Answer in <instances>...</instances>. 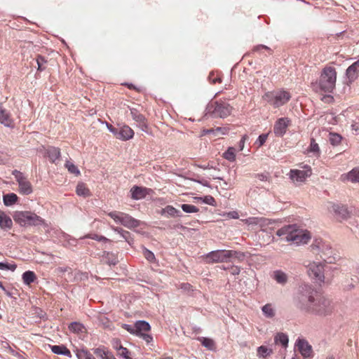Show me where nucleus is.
Returning <instances> with one entry per match:
<instances>
[{"label": "nucleus", "instance_id": "obj_9", "mask_svg": "<svg viewBox=\"0 0 359 359\" xmlns=\"http://www.w3.org/2000/svg\"><path fill=\"white\" fill-rule=\"evenodd\" d=\"M312 171L309 165H305L303 170L293 169L290 172V177L294 183L304 182L307 177L311 175Z\"/></svg>", "mask_w": 359, "mask_h": 359}, {"label": "nucleus", "instance_id": "obj_42", "mask_svg": "<svg viewBox=\"0 0 359 359\" xmlns=\"http://www.w3.org/2000/svg\"><path fill=\"white\" fill-rule=\"evenodd\" d=\"M181 208L187 213H194L198 211V208L196 206L191 204H182Z\"/></svg>", "mask_w": 359, "mask_h": 359}, {"label": "nucleus", "instance_id": "obj_36", "mask_svg": "<svg viewBox=\"0 0 359 359\" xmlns=\"http://www.w3.org/2000/svg\"><path fill=\"white\" fill-rule=\"evenodd\" d=\"M273 351L265 346H261L257 348V355L259 358H266L267 356L272 354Z\"/></svg>", "mask_w": 359, "mask_h": 359}, {"label": "nucleus", "instance_id": "obj_18", "mask_svg": "<svg viewBox=\"0 0 359 359\" xmlns=\"http://www.w3.org/2000/svg\"><path fill=\"white\" fill-rule=\"evenodd\" d=\"M205 262L208 263L222 262L224 259V250H215L208 253L205 257Z\"/></svg>", "mask_w": 359, "mask_h": 359}, {"label": "nucleus", "instance_id": "obj_54", "mask_svg": "<svg viewBox=\"0 0 359 359\" xmlns=\"http://www.w3.org/2000/svg\"><path fill=\"white\" fill-rule=\"evenodd\" d=\"M226 215L228 217L233 218V219H238L239 217V215H238V212H236V211L229 212L228 213H226Z\"/></svg>", "mask_w": 359, "mask_h": 359}, {"label": "nucleus", "instance_id": "obj_44", "mask_svg": "<svg viewBox=\"0 0 359 359\" xmlns=\"http://www.w3.org/2000/svg\"><path fill=\"white\" fill-rule=\"evenodd\" d=\"M86 237L100 241V242H109V240L108 238H107L106 237H104L103 236H100V235H97L95 233L88 234Z\"/></svg>", "mask_w": 359, "mask_h": 359}, {"label": "nucleus", "instance_id": "obj_62", "mask_svg": "<svg viewBox=\"0 0 359 359\" xmlns=\"http://www.w3.org/2000/svg\"><path fill=\"white\" fill-rule=\"evenodd\" d=\"M107 128L109 130V131L111 132V130H112L114 127L112 126L111 125L107 124Z\"/></svg>", "mask_w": 359, "mask_h": 359}, {"label": "nucleus", "instance_id": "obj_24", "mask_svg": "<svg viewBox=\"0 0 359 359\" xmlns=\"http://www.w3.org/2000/svg\"><path fill=\"white\" fill-rule=\"evenodd\" d=\"M102 262L109 265H116L118 261L115 254L104 251L102 256Z\"/></svg>", "mask_w": 359, "mask_h": 359}, {"label": "nucleus", "instance_id": "obj_20", "mask_svg": "<svg viewBox=\"0 0 359 359\" xmlns=\"http://www.w3.org/2000/svg\"><path fill=\"white\" fill-rule=\"evenodd\" d=\"M359 75V60L352 64L346 69V76L348 81L352 83L354 81Z\"/></svg>", "mask_w": 359, "mask_h": 359}, {"label": "nucleus", "instance_id": "obj_27", "mask_svg": "<svg viewBox=\"0 0 359 359\" xmlns=\"http://www.w3.org/2000/svg\"><path fill=\"white\" fill-rule=\"evenodd\" d=\"M273 278L278 283L281 285H285L287 281V274L280 270L273 271Z\"/></svg>", "mask_w": 359, "mask_h": 359}, {"label": "nucleus", "instance_id": "obj_13", "mask_svg": "<svg viewBox=\"0 0 359 359\" xmlns=\"http://www.w3.org/2000/svg\"><path fill=\"white\" fill-rule=\"evenodd\" d=\"M330 212H333L337 219H346L349 215L347 208L342 205L330 203L328 206Z\"/></svg>", "mask_w": 359, "mask_h": 359}, {"label": "nucleus", "instance_id": "obj_40", "mask_svg": "<svg viewBox=\"0 0 359 359\" xmlns=\"http://www.w3.org/2000/svg\"><path fill=\"white\" fill-rule=\"evenodd\" d=\"M65 167L70 173L74 174L76 176L80 175L79 170L73 163L67 161L65 163Z\"/></svg>", "mask_w": 359, "mask_h": 359}, {"label": "nucleus", "instance_id": "obj_3", "mask_svg": "<svg viewBox=\"0 0 359 359\" xmlns=\"http://www.w3.org/2000/svg\"><path fill=\"white\" fill-rule=\"evenodd\" d=\"M291 97L289 91L278 89L265 93L262 98L273 108H279L286 104L290 100Z\"/></svg>", "mask_w": 359, "mask_h": 359}, {"label": "nucleus", "instance_id": "obj_35", "mask_svg": "<svg viewBox=\"0 0 359 359\" xmlns=\"http://www.w3.org/2000/svg\"><path fill=\"white\" fill-rule=\"evenodd\" d=\"M69 329L71 332L77 334L82 333L85 330L84 326L81 323L78 322H73L70 323V325H69Z\"/></svg>", "mask_w": 359, "mask_h": 359}, {"label": "nucleus", "instance_id": "obj_30", "mask_svg": "<svg viewBox=\"0 0 359 359\" xmlns=\"http://www.w3.org/2000/svg\"><path fill=\"white\" fill-rule=\"evenodd\" d=\"M162 215H167L168 217H180L181 212L171 205H167L162 210Z\"/></svg>", "mask_w": 359, "mask_h": 359}, {"label": "nucleus", "instance_id": "obj_50", "mask_svg": "<svg viewBox=\"0 0 359 359\" xmlns=\"http://www.w3.org/2000/svg\"><path fill=\"white\" fill-rule=\"evenodd\" d=\"M118 354L123 357L126 359H128L130 358L129 356V351L126 348L123 347L122 346H120L118 349Z\"/></svg>", "mask_w": 359, "mask_h": 359}, {"label": "nucleus", "instance_id": "obj_10", "mask_svg": "<svg viewBox=\"0 0 359 359\" xmlns=\"http://www.w3.org/2000/svg\"><path fill=\"white\" fill-rule=\"evenodd\" d=\"M135 335L142 338L147 344L153 341L151 335L147 334L151 330L149 323L144 320H137L135 323Z\"/></svg>", "mask_w": 359, "mask_h": 359}, {"label": "nucleus", "instance_id": "obj_22", "mask_svg": "<svg viewBox=\"0 0 359 359\" xmlns=\"http://www.w3.org/2000/svg\"><path fill=\"white\" fill-rule=\"evenodd\" d=\"M131 198L135 200H140L144 198L147 195V189L137 186H134L130 189Z\"/></svg>", "mask_w": 359, "mask_h": 359}, {"label": "nucleus", "instance_id": "obj_48", "mask_svg": "<svg viewBox=\"0 0 359 359\" xmlns=\"http://www.w3.org/2000/svg\"><path fill=\"white\" fill-rule=\"evenodd\" d=\"M143 254L144 257L150 262H153L155 260V256L151 251L145 248L144 249Z\"/></svg>", "mask_w": 359, "mask_h": 359}, {"label": "nucleus", "instance_id": "obj_39", "mask_svg": "<svg viewBox=\"0 0 359 359\" xmlns=\"http://www.w3.org/2000/svg\"><path fill=\"white\" fill-rule=\"evenodd\" d=\"M243 257V255L239 252L237 251H233V250H226V259H241ZM227 261L226 260V263Z\"/></svg>", "mask_w": 359, "mask_h": 359}, {"label": "nucleus", "instance_id": "obj_47", "mask_svg": "<svg viewBox=\"0 0 359 359\" xmlns=\"http://www.w3.org/2000/svg\"><path fill=\"white\" fill-rule=\"evenodd\" d=\"M268 134H262L259 136L255 144L257 145L258 148H259L266 142Z\"/></svg>", "mask_w": 359, "mask_h": 359}, {"label": "nucleus", "instance_id": "obj_37", "mask_svg": "<svg viewBox=\"0 0 359 359\" xmlns=\"http://www.w3.org/2000/svg\"><path fill=\"white\" fill-rule=\"evenodd\" d=\"M329 135V141L332 145L337 146L340 144L342 140V137L339 134L335 133H330Z\"/></svg>", "mask_w": 359, "mask_h": 359}, {"label": "nucleus", "instance_id": "obj_12", "mask_svg": "<svg viewBox=\"0 0 359 359\" xmlns=\"http://www.w3.org/2000/svg\"><path fill=\"white\" fill-rule=\"evenodd\" d=\"M291 125V120L287 117L280 118L274 123L273 133L277 137L283 136L287 128Z\"/></svg>", "mask_w": 359, "mask_h": 359}, {"label": "nucleus", "instance_id": "obj_16", "mask_svg": "<svg viewBox=\"0 0 359 359\" xmlns=\"http://www.w3.org/2000/svg\"><path fill=\"white\" fill-rule=\"evenodd\" d=\"M340 180L343 182H351L352 183H359V168H354L348 172L341 175Z\"/></svg>", "mask_w": 359, "mask_h": 359}, {"label": "nucleus", "instance_id": "obj_28", "mask_svg": "<svg viewBox=\"0 0 359 359\" xmlns=\"http://www.w3.org/2000/svg\"><path fill=\"white\" fill-rule=\"evenodd\" d=\"M307 151L309 153H311L316 157H319L320 156V147L314 138H311L310 145L307 149Z\"/></svg>", "mask_w": 359, "mask_h": 359}, {"label": "nucleus", "instance_id": "obj_7", "mask_svg": "<svg viewBox=\"0 0 359 359\" xmlns=\"http://www.w3.org/2000/svg\"><path fill=\"white\" fill-rule=\"evenodd\" d=\"M12 174L18 183L20 192L25 195L30 194L32 192V187L27 177L18 170H13Z\"/></svg>", "mask_w": 359, "mask_h": 359}, {"label": "nucleus", "instance_id": "obj_34", "mask_svg": "<svg viewBox=\"0 0 359 359\" xmlns=\"http://www.w3.org/2000/svg\"><path fill=\"white\" fill-rule=\"evenodd\" d=\"M274 341L276 344H280L283 347H287L288 344V337L284 333H278L275 337Z\"/></svg>", "mask_w": 359, "mask_h": 359}, {"label": "nucleus", "instance_id": "obj_19", "mask_svg": "<svg viewBox=\"0 0 359 359\" xmlns=\"http://www.w3.org/2000/svg\"><path fill=\"white\" fill-rule=\"evenodd\" d=\"M0 123L6 127H13V121L10 113L0 103Z\"/></svg>", "mask_w": 359, "mask_h": 359}, {"label": "nucleus", "instance_id": "obj_61", "mask_svg": "<svg viewBox=\"0 0 359 359\" xmlns=\"http://www.w3.org/2000/svg\"><path fill=\"white\" fill-rule=\"evenodd\" d=\"M106 359H116L111 354H106Z\"/></svg>", "mask_w": 359, "mask_h": 359}, {"label": "nucleus", "instance_id": "obj_2", "mask_svg": "<svg viewBox=\"0 0 359 359\" xmlns=\"http://www.w3.org/2000/svg\"><path fill=\"white\" fill-rule=\"evenodd\" d=\"M276 235L285 241L294 244H306L311 239L310 232L296 225H285L276 231Z\"/></svg>", "mask_w": 359, "mask_h": 359}, {"label": "nucleus", "instance_id": "obj_21", "mask_svg": "<svg viewBox=\"0 0 359 359\" xmlns=\"http://www.w3.org/2000/svg\"><path fill=\"white\" fill-rule=\"evenodd\" d=\"M133 130L128 126L119 127L118 139L126 141L133 138Z\"/></svg>", "mask_w": 359, "mask_h": 359}, {"label": "nucleus", "instance_id": "obj_49", "mask_svg": "<svg viewBox=\"0 0 359 359\" xmlns=\"http://www.w3.org/2000/svg\"><path fill=\"white\" fill-rule=\"evenodd\" d=\"M264 220L263 218H259V217H250L248 219H246L243 220L245 224H258L261 221Z\"/></svg>", "mask_w": 359, "mask_h": 359}, {"label": "nucleus", "instance_id": "obj_55", "mask_svg": "<svg viewBox=\"0 0 359 359\" xmlns=\"http://www.w3.org/2000/svg\"><path fill=\"white\" fill-rule=\"evenodd\" d=\"M246 137H247V136L244 135L241 138V140H240V142H239V151H242L243 149Z\"/></svg>", "mask_w": 359, "mask_h": 359}, {"label": "nucleus", "instance_id": "obj_4", "mask_svg": "<svg viewBox=\"0 0 359 359\" xmlns=\"http://www.w3.org/2000/svg\"><path fill=\"white\" fill-rule=\"evenodd\" d=\"M337 74L334 67L326 65L322 69L319 79L320 89L326 93H332L335 88Z\"/></svg>", "mask_w": 359, "mask_h": 359}, {"label": "nucleus", "instance_id": "obj_56", "mask_svg": "<svg viewBox=\"0 0 359 359\" xmlns=\"http://www.w3.org/2000/svg\"><path fill=\"white\" fill-rule=\"evenodd\" d=\"M120 235L126 240L128 241V237L130 236V233L127 231L123 230Z\"/></svg>", "mask_w": 359, "mask_h": 359}, {"label": "nucleus", "instance_id": "obj_5", "mask_svg": "<svg viewBox=\"0 0 359 359\" xmlns=\"http://www.w3.org/2000/svg\"><path fill=\"white\" fill-rule=\"evenodd\" d=\"M14 221L21 226H39L43 223L41 217L30 211H16L13 215Z\"/></svg>", "mask_w": 359, "mask_h": 359}, {"label": "nucleus", "instance_id": "obj_6", "mask_svg": "<svg viewBox=\"0 0 359 359\" xmlns=\"http://www.w3.org/2000/svg\"><path fill=\"white\" fill-rule=\"evenodd\" d=\"M108 215L117 224H121L128 229H134L140 226V222L128 214L123 212L112 211Z\"/></svg>", "mask_w": 359, "mask_h": 359}, {"label": "nucleus", "instance_id": "obj_59", "mask_svg": "<svg viewBox=\"0 0 359 359\" xmlns=\"http://www.w3.org/2000/svg\"><path fill=\"white\" fill-rule=\"evenodd\" d=\"M267 49V50H270L268 47L265 46H263V45H261V46H259L257 47H256L255 48V50H259L260 49Z\"/></svg>", "mask_w": 359, "mask_h": 359}, {"label": "nucleus", "instance_id": "obj_45", "mask_svg": "<svg viewBox=\"0 0 359 359\" xmlns=\"http://www.w3.org/2000/svg\"><path fill=\"white\" fill-rule=\"evenodd\" d=\"M235 151V148L229 147L227 151H226V159L233 161L236 158Z\"/></svg>", "mask_w": 359, "mask_h": 359}, {"label": "nucleus", "instance_id": "obj_33", "mask_svg": "<svg viewBox=\"0 0 359 359\" xmlns=\"http://www.w3.org/2000/svg\"><path fill=\"white\" fill-rule=\"evenodd\" d=\"M36 278V277L35 273L32 271H27L22 274L23 283L27 285L34 283Z\"/></svg>", "mask_w": 359, "mask_h": 359}, {"label": "nucleus", "instance_id": "obj_25", "mask_svg": "<svg viewBox=\"0 0 359 359\" xmlns=\"http://www.w3.org/2000/svg\"><path fill=\"white\" fill-rule=\"evenodd\" d=\"M76 193L78 196L84 198L90 196V191L83 182H79L76 187Z\"/></svg>", "mask_w": 359, "mask_h": 359}, {"label": "nucleus", "instance_id": "obj_31", "mask_svg": "<svg viewBox=\"0 0 359 359\" xmlns=\"http://www.w3.org/2000/svg\"><path fill=\"white\" fill-rule=\"evenodd\" d=\"M262 311L266 318H272L276 315V310L271 304H266L262 306Z\"/></svg>", "mask_w": 359, "mask_h": 359}, {"label": "nucleus", "instance_id": "obj_57", "mask_svg": "<svg viewBox=\"0 0 359 359\" xmlns=\"http://www.w3.org/2000/svg\"><path fill=\"white\" fill-rule=\"evenodd\" d=\"M118 129H119V127L118 128H114L112 130H111V132L115 135V137L118 139Z\"/></svg>", "mask_w": 359, "mask_h": 359}, {"label": "nucleus", "instance_id": "obj_43", "mask_svg": "<svg viewBox=\"0 0 359 359\" xmlns=\"http://www.w3.org/2000/svg\"><path fill=\"white\" fill-rule=\"evenodd\" d=\"M47 60L44 58V57L41 55H38L36 57V63L38 65V70L43 71L46 68V64Z\"/></svg>", "mask_w": 359, "mask_h": 359}, {"label": "nucleus", "instance_id": "obj_51", "mask_svg": "<svg viewBox=\"0 0 359 359\" xmlns=\"http://www.w3.org/2000/svg\"><path fill=\"white\" fill-rule=\"evenodd\" d=\"M122 327L123 329H125L126 330H127L129 333L132 334H135V323L132 325H128V324H123Z\"/></svg>", "mask_w": 359, "mask_h": 359}, {"label": "nucleus", "instance_id": "obj_53", "mask_svg": "<svg viewBox=\"0 0 359 359\" xmlns=\"http://www.w3.org/2000/svg\"><path fill=\"white\" fill-rule=\"evenodd\" d=\"M228 269L229 272L233 275L238 274L240 272V269L238 266H231V268L226 267V270Z\"/></svg>", "mask_w": 359, "mask_h": 359}, {"label": "nucleus", "instance_id": "obj_52", "mask_svg": "<svg viewBox=\"0 0 359 359\" xmlns=\"http://www.w3.org/2000/svg\"><path fill=\"white\" fill-rule=\"evenodd\" d=\"M209 80L210 81V82H212V83H215L217 81H218L219 83H221L222 82V79L221 77H218L217 75H215V74H210L209 75Z\"/></svg>", "mask_w": 359, "mask_h": 359}, {"label": "nucleus", "instance_id": "obj_26", "mask_svg": "<svg viewBox=\"0 0 359 359\" xmlns=\"http://www.w3.org/2000/svg\"><path fill=\"white\" fill-rule=\"evenodd\" d=\"M51 351L55 354L63 355H66L69 358L72 357L70 351L65 346H57V345L52 346Z\"/></svg>", "mask_w": 359, "mask_h": 359}, {"label": "nucleus", "instance_id": "obj_58", "mask_svg": "<svg viewBox=\"0 0 359 359\" xmlns=\"http://www.w3.org/2000/svg\"><path fill=\"white\" fill-rule=\"evenodd\" d=\"M112 229L115 231V232H117L118 233H121L122 231H123V229L120 228V227H112Z\"/></svg>", "mask_w": 359, "mask_h": 359}, {"label": "nucleus", "instance_id": "obj_64", "mask_svg": "<svg viewBox=\"0 0 359 359\" xmlns=\"http://www.w3.org/2000/svg\"><path fill=\"white\" fill-rule=\"evenodd\" d=\"M5 293L8 296V297H11V293L10 292H8L7 290H6V291H4Z\"/></svg>", "mask_w": 359, "mask_h": 359}, {"label": "nucleus", "instance_id": "obj_60", "mask_svg": "<svg viewBox=\"0 0 359 359\" xmlns=\"http://www.w3.org/2000/svg\"><path fill=\"white\" fill-rule=\"evenodd\" d=\"M351 127L352 129L354 130H358L359 129V126H357L356 124H352Z\"/></svg>", "mask_w": 359, "mask_h": 359}, {"label": "nucleus", "instance_id": "obj_17", "mask_svg": "<svg viewBox=\"0 0 359 359\" xmlns=\"http://www.w3.org/2000/svg\"><path fill=\"white\" fill-rule=\"evenodd\" d=\"M208 113L212 114L214 116L223 117L224 115V107L222 103L217 101L212 102L208 107Z\"/></svg>", "mask_w": 359, "mask_h": 359}, {"label": "nucleus", "instance_id": "obj_14", "mask_svg": "<svg viewBox=\"0 0 359 359\" xmlns=\"http://www.w3.org/2000/svg\"><path fill=\"white\" fill-rule=\"evenodd\" d=\"M130 114L134 121H135L137 123L139 128L144 132L147 131L148 125L147 123V120L144 115L140 114L137 109L135 108H132L130 109Z\"/></svg>", "mask_w": 359, "mask_h": 359}, {"label": "nucleus", "instance_id": "obj_1", "mask_svg": "<svg viewBox=\"0 0 359 359\" xmlns=\"http://www.w3.org/2000/svg\"><path fill=\"white\" fill-rule=\"evenodd\" d=\"M297 306L303 311L320 317L330 316L334 310L331 300L313 290L309 285H304L297 295Z\"/></svg>", "mask_w": 359, "mask_h": 359}, {"label": "nucleus", "instance_id": "obj_46", "mask_svg": "<svg viewBox=\"0 0 359 359\" xmlns=\"http://www.w3.org/2000/svg\"><path fill=\"white\" fill-rule=\"evenodd\" d=\"M17 266L15 264H8L0 262V269L1 270H10L14 271L16 269Z\"/></svg>", "mask_w": 359, "mask_h": 359}, {"label": "nucleus", "instance_id": "obj_11", "mask_svg": "<svg viewBox=\"0 0 359 359\" xmlns=\"http://www.w3.org/2000/svg\"><path fill=\"white\" fill-rule=\"evenodd\" d=\"M311 252L320 255L321 258L330 254L331 248L328 243H325L322 239H316L310 246Z\"/></svg>", "mask_w": 359, "mask_h": 359}, {"label": "nucleus", "instance_id": "obj_23", "mask_svg": "<svg viewBox=\"0 0 359 359\" xmlns=\"http://www.w3.org/2000/svg\"><path fill=\"white\" fill-rule=\"evenodd\" d=\"M13 222L11 217L3 211H0V227L2 229H11Z\"/></svg>", "mask_w": 359, "mask_h": 359}, {"label": "nucleus", "instance_id": "obj_63", "mask_svg": "<svg viewBox=\"0 0 359 359\" xmlns=\"http://www.w3.org/2000/svg\"><path fill=\"white\" fill-rule=\"evenodd\" d=\"M0 288H1L4 291H6V290L1 281H0Z\"/></svg>", "mask_w": 359, "mask_h": 359}, {"label": "nucleus", "instance_id": "obj_15", "mask_svg": "<svg viewBox=\"0 0 359 359\" xmlns=\"http://www.w3.org/2000/svg\"><path fill=\"white\" fill-rule=\"evenodd\" d=\"M296 346L301 354L305 357H310L312 353L311 346L305 339H298Z\"/></svg>", "mask_w": 359, "mask_h": 359}, {"label": "nucleus", "instance_id": "obj_41", "mask_svg": "<svg viewBox=\"0 0 359 359\" xmlns=\"http://www.w3.org/2000/svg\"><path fill=\"white\" fill-rule=\"evenodd\" d=\"M76 356L79 359H95L91 353L85 350L78 351Z\"/></svg>", "mask_w": 359, "mask_h": 359}, {"label": "nucleus", "instance_id": "obj_29", "mask_svg": "<svg viewBox=\"0 0 359 359\" xmlns=\"http://www.w3.org/2000/svg\"><path fill=\"white\" fill-rule=\"evenodd\" d=\"M18 197L14 193L4 195L3 201L6 206H11L18 201Z\"/></svg>", "mask_w": 359, "mask_h": 359}, {"label": "nucleus", "instance_id": "obj_38", "mask_svg": "<svg viewBox=\"0 0 359 359\" xmlns=\"http://www.w3.org/2000/svg\"><path fill=\"white\" fill-rule=\"evenodd\" d=\"M198 340L208 349L213 350L215 348V343L212 339L206 337H199Z\"/></svg>", "mask_w": 359, "mask_h": 359}, {"label": "nucleus", "instance_id": "obj_32", "mask_svg": "<svg viewBox=\"0 0 359 359\" xmlns=\"http://www.w3.org/2000/svg\"><path fill=\"white\" fill-rule=\"evenodd\" d=\"M47 154L50 161L53 163H55V161L60 158V151L58 148L50 147L48 149Z\"/></svg>", "mask_w": 359, "mask_h": 359}, {"label": "nucleus", "instance_id": "obj_8", "mask_svg": "<svg viewBox=\"0 0 359 359\" xmlns=\"http://www.w3.org/2000/svg\"><path fill=\"white\" fill-rule=\"evenodd\" d=\"M308 274L316 282L324 283V266L321 263L311 262L308 265Z\"/></svg>", "mask_w": 359, "mask_h": 359}]
</instances>
